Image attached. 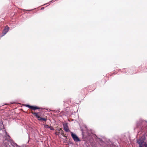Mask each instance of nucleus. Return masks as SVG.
<instances>
[{"label":"nucleus","instance_id":"obj_1","mask_svg":"<svg viewBox=\"0 0 147 147\" xmlns=\"http://www.w3.org/2000/svg\"><path fill=\"white\" fill-rule=\"evenodd\" d=\"M31 113L38 120L42 121L43 122H46L47 120L46 118H44L42 117L40 112H35L31 111Z\"/></svg>","mask_w":147,"mask_h":147},{"label":"nucleus","instance_id":"obj_2","mask_svg":"<svg viewBox=\"0 0 147 147\" xmlns=\"http://www.w3.org/2000/svg\"><path fill=\"white\" fill-rule=\"evenodd\" d=\"M61 134L63 137H66L65 135L64 134V131L61 128H59L56 129L55 134L56 135H59V134Z\"/></svg>","mask_w":147,"mask_h":147},{"label":"nucleus","instance_id":"obj_3","mask_svg":"<svg viewBox=\"0 0 147 147\" xmlns=\"http://www.w3.org/2000/svg\"><path fill=\"white\" fill-rule=\"evenodd\" d=\"M71 137L75 141L78 142L80 141V139L76 135L72 132H71Z\"/></svg>","mask_w":147,"mask_h":147},{"label":"nucleus","instance_id":"obj_4","mask_svg":"<svg viewBox=\"0 0 147 147\" xmlns=\"http://www.w3.org/2000/svg\"><path fill=\"white\" fill-rule=\"evenodd\" d=\"M25 106L33 110L40 109V108L37 106H32L28 105H25Z\"/></svg>","mask_w":147,"mask_h":147},{"label":"nucleus","instance_id":"obj_5","mask_svg":"<svg viewBox=\"0 0 147 147\" xmlns=\"http://www.w3.org/2000/svg\"><path fill=\"white\" fill-rule=\"evenodd\" d=\"M9 29V27L8 26H6L3 30L2 34V36H4L8 32Z\"/></svg>","mask_w":147,"mask_h":147},{"label":"nucleus","instance_id":"obj_6","mask_svg":"<svg viewBox=\"0 0 147 147\" xmlns=\"http://www.w3.org/2000/svg\"><path fill=\"white\" fill-rule=\"evenodd\" d=\"M137 143L139 144V146H143V144L144 143L143 140L140 139L137 141Z\"/></svg>","mask_w":147,"mask_h":147},{"label":"nucleus","instance_id":"obj_7","mask_svg":"<svg viewBox=\"0 0 147 147\" xmlns=\"http://www.w3.org/2000/svg\"><path fill=\"white\" fill-rule=\"evenodd\" d=\"M63 127L64 130L66 132H68L69 131V130L68 127L67 125H63Z\"/></svg>","mask_w":147,"mask_h":147},{"label":"nucleus","instance_id":"obj_8","mask_svg":"<svg viewBox=\"0 0 147 147\" xmlns=\"http://www.w3.org/2000/svg\"><path fill=\"white\" fill-rule=\"evenodd\" d=\"M5 140H7L8 142H11L12 140L10 136L9 135H7L6 136Z\"/></svg>","mask_w":147,"mask_h":147},{"label":"nucleus","instance_id":"obj_9","mask_svg":"<svg viewBox=\"0 0 147 147\" xmlns=\"http://www.w3.org/2000/svg\"><path fill=\"white\" fill-rule=\"evenodd\" d=\"M144 145L145 147H147V144L145 142L144 143Z\"/></svg>","mask_w":147,"mask_h":147},{"label":"nucleus","instance_id":"obj_10","mask_svg":"<svg viewBox=\"0 0 147 147\" xmlns=\"http://www.w3.org/2000/svg\"><path fill=\"white\" fill-rule=\"evenodd\" d=\"M50 129L51 130L53 129H54L52 127H51V126H50Z\"/></svg>","mask_w":147,"mask_h":147},{"label":"nucleus","instance_id":"obj_11","mask_svg":"<svg viewBox=\"0 0 147 147\" xmlns=\"http://www.w3.org/2000/svg\"><path fill=\"white\" fill-rule=\"evenodd\" d=\"M47 127L48 128H49L50 127V126H49L48 125H47Z\"/></svg>","mask_w":147,"mask_h":147},{"label":"nucleus","instance_id":"obj_12","mask_svg":"<svg viewBox=\"0 0 147 147\" xmlns=\"http://www.w3.org/2000/svg\"><path fill=\"white\" fill-rule=\"evenodd\" d=\"M139 147H143V146H139Z\"/></svg>","mask_w":147,"mask_h":147},{"label":"nucleus","instance_id":"obj_13","mask_svg":"<svg viewBox=\"0 0 147 147\" xmlns=\"http://www.w3.org/2000/svg\"><path fill=\"white\" fill-rule=\"evenodd\" d=\"M44 9V7H42L41 9Z\"/></svg>","mask_w":147,"mask_h":147}]
</instances>
